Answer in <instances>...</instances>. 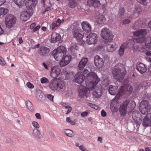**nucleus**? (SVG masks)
Listing matches in <instances>:
<instances>
[{
	"mask_svg": "<svg viewBox=\"0 0 151 151\" xmlns=\"http://www.w3.org/2000/svg\"><path fill=\"white\" fill-rule=\"evenodd\" d=\"M42 64L46 69H48L47 66L45 63H43Z\"/></svg>",
	"mask_w": 151,
	"mask_h": 151,
	"instance_id": "obj_62",
	"label": "nucleus"
},
{
	"mask_svg": "<svg viewBox=\"0 0 151 151\" xmlns=\"http://www.w3.org/2000/svg\"><path fill=\"white\" fill-rule=\"evenodd\" d=\"M123 65L121 63H118L113 68L112 73L114 77L117 81L121 82L124 78L126 74V71L124 68L121 69Z\"/></svg>",
	"mask_w": 151,
	"mask_h": 151,
	"instance_id": "obj_6",
	"label": "nucleus"
},
{
	"mask_svg": "<svg viewBox=\"0 0 151 151\" xmlns=\"http://www.w3.org/2000/svg\"><path fill=\"white\" fill-rule=\"evenodd\" d=\"M40 81L42 83H48L49 82V81L48 79L45 77L42 78L40 79Z\"/></svg>",
	"mask_w": 151,
	"mask_h": 151,
	"instance_id": "obj_41",
	"label": "nucleus"
},
{
	"mask_svg": "<svg viewBox=\"0 0 151 151\" xmlns=\"http://www.w3.org/2000/svg\"><path fill=\"white\" fill-rule=\"evenodd\" d=\"M101 36L106 42H110L113 38L114 36L111 31L108 28L105 27L103 28L101 32Z\"/></svg>",
	"mask_w": 151,
	"mask_h": 151,
	"instance_id": "obj_9",
	"label": "nucleus"
},
{
	"mask_svg": "<svg viewBox=\"0 0 151 151\" xmlns=\"http://www.w3.org/2000/svg\"><path fill=\"white\" fill-rule=\"evenodd\" d=\"M81 25L83 30L86 32H89L91 31V26L88 22L83 21L81 23Z\"/></svg>",
	"mask_w": 151,
	"mask_h": 151,
	"instance_id": "obj_19",
	"label": "nucleus"
},
{
	"mask_svg": "<svg viewBox=\"0 0 151 151\" xmlns=\"http://www.w3.org/2000/svg\"><path fill=\"white\" fill-rule=\"evenodd\" d=\"M132 19V18H130L122 20L121 22L123 24H126L130 23Z\"/></svg>",
	"mask_w": 151,
	"mask_h": 151,
	"instance_id": "obj_35",
	"label": "nucleus"
},
{
	"mask_svg": "<svg viewBox=\"0 0 151 151\" xmlns=\"http://www.w3.org/2000/svg\"><path fill=\"white\" fill-rule=\"evenodd\" d=\"M86 43L89 45L96 43L97 41V35L95 33H91L86 36Z\"/></svg>",
	"mask_w": 151,
	"mask_h": 151,
	"instance_id": "obj_12",
	"label": "nucleus"
},
{
	"mask_svg": "<svg viewBox=\"0 0 151 151\" xmlns=\"http://www.w3.org/2000/svg\"><path fill=\"white\" fill-rule=\"evenodd\" d=\"M137 69L140 73L142 74L145 72L147 70L146 67L142 63H140L137 65Z\"/></svg>",
	"mask_w": 151,
	"mask_h": 151,
	"instance_id": "obj_20",
	"label": "nucleus"
},
{
	"mask_svg": "<svg viewBox=\"0 0 151 151\" xmlns=\"http://www.w3.org/2000/svg\"><path fill=\"white\" fill-rule=\"evenodd\" d=\"M118 45L115 42L108 44L106 47V50L109 52H113L116 50Z\"/></svg>",
	"mask_w": 151,
	"mask_h": 151,
	"instance_id": "obj_17",
	"label": "nucleus"
},
{
	"mask_svg": "<svg viewBox=\"0 0 151 151\" xmlns=\"http://www.w3.org/2000/svg\"><path fill=\"white\" fill-rule=\"evenodd\" d=\"M59 64L61 67H64L68 65L62 58V60L60 62Z\"/></svg>",
	"mask_w": 151,
	"mask_h": 151,
	"instance_id": "obj_44",
	"label": "nucleus"
},
{
	"mask_svg": "<svg viewBox=\"0 0 151 151\" xmlns=\"http://www.w3.org/2000/svg\"><path fill=\"white\" fill-rule=\"evenodd\" d=\"M110 81L108 78L104 79L103 81V84L106 86L108 85Z\"/></svg>",
	"mask_w": 151,
	"mask_h": 151,
	"instance_id": "obj_47",
	"label": "nucleus"
},
{
	"mask_svg": "<svg viewBox=\"0 0 151 151\" xmlns=\"http://www.w3.org/2000/svg\"><path fill=\"white\" fill-rule=\"evenodd\" d=\"M52 55L55 60H58L66 54V50L63 46L58 47L52 52Z\"/></svg>",
	"mask_w": 151,
	"mask_h": 151,
	"instance_id": "obj_8",
	"label": "nucleus"
},
{
	"mask_svg": "<svg viewBox=\"0 0 151 151\" xmlns=\"http://www.w3.org/2000/svg\"><path fill=\"white\" fill-rule=\"evenodd\" d=\"M66 109H67L68 110L66 113V114H68L72 110V108L69 106H66L65 107Z\"/></svg>",
	"mask_w": 151,
	"mask_h": 151,
	"instance_id": "obj_48",
	"label": "nucleus"
},
{
	"mask_svg": "<svg viewBox=\"0 0 151 151\" xmlns=\"http://www.w3.org/2000/svg\"><path fill=\"white\" fill-rule=\"evenodd\" d=\"M117 89L118 87L117 86L110 85L109 86L108 91L111 95H115V94L117 95L119 91V90L118 91V90Z\"/></svg>",
	"mask_w": 151,
	"mask_h": 151,
	"instance_id": "obj_22",
	"label": "nucleus"
},
{
	"mask_svg": "<svg viewBox=\"0 0 151 151\" xmlns=\"http://www.w3.org/2000/svg\"><path fill=\"white\" fill-rule=\"evenodd\" d=\"M61 70L58 66H55L51 68L50 72L51 76L53 78H57L60 75Z\"/></svg>",
	"mask_w": 151,
	"mask_h": 151,
	"instance_id": "obj_14",
	"label": "nucleus"
},
{
	"mask_svg": "<svg viewBox=\"0 0 151 151\" xmlns=\"http://www.w3.org/2000/svg\"><path fill=\"white\" fill-rule=\"evenodd\" d=\"M26 0H14L15 4L19 7H20L22 4Z\"/></svg>",
	"mask_w": 151,
	"mask_h": 151,
	"instance_id": "obj_34",
	"label": "nucleus"
},
{
	"mask_svg": "<svg viewBox=\"0 0 151 151\" xmlns=\"http://www.w3.org/2000/svg\"><path fill=\"white\" fill-rule=\"evenodd\" d=\"M49 87L51 90L59 92L65 91L66 88L64 82L59 78L53 79L49 83Z\"/></svg>",
	"mask_w": 151,
	"mask_h": 151,
	"instance_id": "obj_5",
	"label": "nucleus"
},
{
	"mask_svg": "<svg viewBox=\"0 0 151 151\" xmlns=\"http://www.w3.org/2000/svg\"><path fill=\"white\" fill-rule=\"evenodd\" d=\"M102 93V90L101 88L96 87L93 92L92 95L94 97L99 98L101 96Z\"/></svg>",
	"mask_w": 151,
	"mask_h": 151,
	"instance_id": "obj_18",
	"label": "nucleus"
},
{
	"mask_svg": "<svg viewBox=\"0 0 151 151\" xmlns=\"http://www.w3.org/2000/svg\"><path fill=\"white\" fill-rule=\"evenodd\" d=\"M102 138L100 137H99L98 139V141H99L101 143L102 142Z\"/></svg>",
	"mask_w": 151,
	"mask_h": 151,
	"instance_id": "obj_63",
	"label": "nucleus"
},
{
	"mask_svg": "<svg viewBox=\"0 0 151 151\" xmlns=\"http://www.w3.org/2000/svg\"><path fill=\"white\" fill-rule=\"evenodd\" d=\"M77 4L76 0H68V6L70 8H73L75 7Z\"/></svg>",
	"mask_w": 151,
	"mask_h": 151,
	"instance_id": "obj_28",
	"label": "nucleus"
},
{
	"mask_svg": "<svg viewBox=\"0 0 151 151\" xmlns=\"http://www.w3.org/2000/svg\"><path fill=\"white\" fill-rule=\"evenodd\" d=\"M36 26V24L35 23H33L32 24L30 27V28L31 29H33V31L35 32L38 30V26Z\"/></svg>",
	"mask_w": 151,
	"mask_h": 151,
	"instance_id": "obj_37",
	"label": "nucleus"
},
{
	"mask_svg": "<svg viewBox=\"0 0 151 151\" xmlns=\"http://www.w3.org/2000/svg\"><path fill=\"white\" fill-rule=\"evenodd\" d=\"M6 62L3 58L1 57L0 58V65L1 66H4L6 64Z\"/></svg>",
	"mask_w": 151,
	"mask_h": 151,
	"instance_id": "obj_51",
	"label": "nucleus"
},
{
	"mask_svg": "<svg viewBox=\"0 0 151 151\" xmlns=\"http://www.w3.org/2000/svg\"><path fill=\"white\" fill-rule=\"evenodd\" d=\"M68 64L70 62L71 59V56L70 55H68L65 56L64 58L62 57V58Z\"/></svg>",
	"mask_w": 151,
	"mask_h": 151,
	"instance_id": "obj_33",
	"label": "nucleus"
},
{
	"mask_svg": "<svg viewBox=\"0 0 151 151\" xmlns=\"http://www.w3.org/2000/svg\"><path fill=\"white\" fill-rule=\"evenodd\" d=\"M50 51L49 49L45 47H42L40 48L38 53L40 55L42 56H45L47 55Z\"/></svg>",
	"mask_w": 151,
	"mask_h": 151,
	"instance_id": "obj_21",
	"label": "nucleus"
},
{
	"mask_svg": "<svg viewBox=\"0 0 151 151\" xmlns=\"http://www.w3.org/2000/svg\"><path fill=\"white\" fill-rule=\"evenodd\" d=\"M84 34V31L80 29H73L72 31L73 37L78 40H81L82 39Z\"/></svg>",
	"mask_w": 151,
	"mask_h": 151,
	"instance_id": "obj_11",
	"label": "nucleus"
},
{
	"mask_svg": "<svg viewBox=\"0 0 151 151\" xmlns=\"http://www.w3.org/2000/svg\"><path fill=\"white\" fill-rule=\"evenodd\" d=\"M55 27H58L57 26V24L55 22L52 23V29L55 28Z\"/></svg>",
	"mask_w": 151,
	"mask_h": 151,
	"instance_id": "obj_59",
	"label": "nucleus"
},
{
	"mask_svg": "<svg viewBox=\"0 0 151 151\" xmlns=\"http://www.w3.org/2000/svg\"><path fill=\"white\" fill-rule=\"evenodd\" d=\"M141 24V19H139L134 23L132 27L134 29H137L141 27H142Z\"/></svg>",
	"mask_w": 151,
	"mask_h": 151,
	"instance_id": "obj_27",
	"label": "nucleus"
},
{
	"mask_svg": "<svg viewBox=\"0 0 151 151\" xmlns=\"http://www.w3.org/2000/svg\"><path fill=\"white\" fill-rule=\"evenodd\" d=\"M124 13V8H122L120 9L119 14L120 15H123Z\"/></svg>",
	"mask_w": 151,
	"mask_h": 151,
	"instance_id": "obj_53",
	"label": "nucleus"
},
{
	"mask_svg": "<svg viewBox=\"0 0 151 151\" xmlns=\"http://www.w3.org/2000/svg\"><path fill=\"white\" fill-rule=\"evenodd\" d=\"M87 92V88L85 87H83L80 91L78 95L79 97L82 98L85 96L87 97L88 96Z\"/></svg>",
	"mask_w": 151,
	"mask_h": 151,
	"instance_id": "obj_25",
	"label": "nucleus"
},
{
	"mask_svg": "<svg viewBox=\"0 0 151 151\" xmlns=\"http://www.w3.org/2000/svg\"><path fill=\"white\" fill-rule=\"evenodd\" d=\"M46 29L47 28L45 27H41V29L44 31H45Z\"/></svg>",
	"mask_w": 151,
	"mask_h": 151,
	"instance_id": "obj_64",
	"label": "nucleus"
},
{
	"mask_svg": "<svg viewBox=\"0 0 151 151\" xmlns=\"http://www.w3.org/2000/svg\"><path fill=\"white\" fill-rule=\"evenodd\" d=\"M40 93V94L39 96V99L40 100H44L45 98V96L43 92H42L41 90H38V93Z\"/></svg>",
	"mask_w": 151,
	"mask_h": 151,
	"instance_id": "obj_39",
	"label": "nucleus"
},
{
	"mask_svg": "<svg viewBox=\"0 0 151 151\" xmlns=\"http://www.w3.org/2000/svg\"><path fill=\"white\" fill-rule=\"evenodd\" d=\"M87 3L88 5L95 8L99 7L101 5L99 0H88Z\"/></svg>",
	"mask_w": 151,
	"mask_h": 151,
	"instance_id": "obj_16",
	"label": "nucleus"
},
{
	"mask_svg": "<svg viewBox=\"0 0 151 151\" xmlns=\"http://www.w3.org/2000/svg\"><path fill=\"white\" fill-rule=\"evenodd\" d=\"M26 104L29 110L31 112H33L34 110L31 102L29 101H26Z\"/></svg>",
	"mask_w": 151,
	"mask_h": 151,
	"instance_id": "obj_32",
	"label": "nucleus"
},
{
	"mask_svg": "<svg viewBox=\"0 0 151 151\" xmlns=\"http://www.w3.org/2000/svg\"><path fill=\"white\" fill-rule=\"evenodd\" d=\"M4 30L0 25V35H1L4 34Z\"/></svg>",
	"mask_w": 151,
	"mask_h": 151,
	"instance_id": "obj_58",
	"label": "nucleus"
},
{
	"mask_svg": "<svg viewBox=\"0 0 151 151\" xmlns=\"http://www.w3.org/2000/svg\"><path fill=\"white\" fill-rule=\"evenodd\" d=\"M66 121L68 122H70V124L72 125H74L75 124L74 122L71 120L70 118L69 117H67L66 118Z\"/></svg>",
	"mask_w": 151,
	"mask_h": 151,
	"instance_id": "obj_49",
	"label": "nucleus"
},
{
	"mask_svg": "<svg viewBox=\"0 0 151 151\" xmlns=\"http://www.w3.org/2000/svg\"><path fill=\"white\" fill-rule=\"evenodd\" d=\"M79 148L81 151H84L86 150L87 149L85 148L83 145H81L79 147Z\"/></svg>",
	"mask_w": 151,
	"mask_h": 151,
	"instance_id": "obj_55",
	"label": "nucleus"
},
{
	"mask_svg": "<svg viewBox=\"0 0 151 151\" xmlns=\"http://www.w3.org/2000/svg\"><path fill=\"white\" fill-rule=\"evenodd\" d=\"M94 62L95 65L98 68H100L104 65V62L102 58L98 55L94 57Z\"/></svg>",
	"mask_w": 151,
	"mask_h": 151,
	"instance_id": "obj_15",
	"label": "nucleus"
},
{
	"mask_svg": "<svg viewBox=\"0 0 151 151\" xmlns=\"http://www.w3.org/2000/svg\"><path fill=\"white\" fill-rule=\"evenodd\" d=\"M146 47L148 48H151V37L147 38L145 42Z\"/></svg>",
	"mask_w": 151,
	"mask_h": 151,
	"instance_id": "obj_31",
	"label": "nucleus"
},
{
	"mask_svg": "<svg viewBox=\"0 0 151 151\" xmlns=\"http://www.w3.org/2000/svg\"><path fill=\"white\" fill-rule=\"evenodd\" d=\"M88 62V59L87 58H83L78 64V68L79 70H82Z\"/></svg>",
	"mask_w": 151,
	"mask_h": 151,
	"instance_id": "obj_24",
	"label": "nucleus"
},
{
	"mask_svg": "<svg viewBox=\"0 0 151 151\" xmlns=\"http://www.w3.org/2000/svg\"><path fill=\"white\" fill-rule=\"evenodd\" d=\"M106 22V19L105 17L102 15H100L99 16L97 20V23L100 25H103Z\"/></svg>",
	"mask_w": 151,
	"mask_h": 151,
	"instance_id": "obj_26",
	"label": "nucleus"
},
{
	"mask_svg": "<svg viewBox=\"0 0 151 151\" xmlns=\"http://www.w3.org/2000/svg\"><path fill=\"white\" fill-rule=\"evenodd\" d=\"M146 55L147 56V58L148 59V61L151 62V51H148L146 53Z\"/></svg>",
	"mask_w": 151,
	"mask_h": 151,
	"instance_id": "obj_46",
	"label": "nucleus"
},
{
	"mask_svg": "<svg viewBox=\"0 0 151 151\" xmlns=\"http://www.w3.org/2000/svg\"><path fill=\"white\" fill-rule=\"evenodd\" d=\"M5 21L6 27L8 28H10L16 23V19L14 15L8 14L5 17Z\"/></svg>",
	"mask_w": 151,
	"mask_h": 151,
	"instance_id": "obj_10",
	"label": "nucleus"
},
{
	"mask_svg": "<svg viewBox=\"0 0 151 151\" xmlns=\"http://www.w3.org/2000/svg\"><path fill=\"white\" fill-rule=\"evenodd\" d=\"M89 114V111L88 110L84 112H83L81 114V116L83 117L86 116L88 114Z\"/></svg>",
	"mask_w": 151,
	"mask_h": 151,
	"instance_id": "obj_50",
	"label": "nucleus"
},
{
	"mask_svg": "<svg viewBox=\"0 0 151 151\" xmlns=\"http://www.w3.org/2000/svg\"><path fill=\"white\" fill-rule=\"evenodd\" d=\"M142 9L139 5H135V8L133 10L134 14H137L139 15L141 13Z\"/></svg>",
	"mask_w": 151,
	"mask_h": 151,
	"instance_id": "obj_29",
	"label": "nucleus"
},
{
	"mask_svg": "<svg viewBox=\"0 0 151 151\" xmlns=\"http://www.w3.org/2000/svg\"><path fill=\"white\" fill-rule=\"evenodd\" d=\"M89 105L91 108H94L95 109H97V108L96 105L94 104L90 103Z\"/></svg>",
	"mask_w": 151,
	"mask_h": 151,
	"instance_id": "obj_57",
	"label": "nucleus"
},
{
	"mask_svg": "<svg viewBox=\"0 0 151 151\" xmlns=\"http://www.w3.org/2000/svg\"><path fill=\"white\" fill-rule=\"evenodd\" d=\"M26 86L28 88H33L34 87V86L33 84L29 82L27 83Z\"/></svg>",
	"mask_w": 151,
	"mask_h": 151,
	"instance_id": "obj_52",
	"label": "nucleus"
},
{
	"mask_svg": "<svg viewBox=\"0 0 151 151\" xmlns=\"http://www.w3.org/2000/svg\"><path fill=\"white\" fill-rule=\"evenodd\" d=\"M129 103L128 100L124 101L121 104L119 108V111L120 115L124 116L127 113V106Z\"/></svg>",
	"mask_w": 151,
	"mask_h": 151,
	"instance_id": "obj_13",
	"label": "nucleus"
},
{
	"mask_svg": "<svg viewBox=\"0 0 151 151\" xmlns=\"http://www.w3.org/2000/svg\"><path fill=\"white\" fill-rule=\"evenodd\" d=\"M9 12L8 9L4 7H0V16H4Z\"/></svg>",
	"mask_w": 151,
	"mask_h": 151,
	"instance_id": "obj_30",
	"label": "nucleus"
},
{
	"mask_svg": "<svg viewBox=\"0 0 151 151\" xmlns=\"http://www.w3.org/2000/svg\"><path fill=\"white\" fill-rule=\"evenodd\" d=\"M135 113L134 112H133L132 113V117L133 119V120H134L135 121V120H137V119H136V118H135L134 117V115Z\"/></svg>",
	"mask_w": 151,
	"mask_h": 151,
	"instance_id": "obj_61",
	"label": "nucleus"
},
{
	"mask_svg": "<svg viewBox=\"0 0 151 151\" xmlns=\"http://www.w3.org/2000/svg\"><path fill=\"white\" fill-rule=\"evenodd\" d=\"M32 129L38 128V123L35 121H33L32 122Z\"/></svg>",
	"mask_w": 151,
	"mask_h": 151,
	"instance_id": "obj_42",
	"label": "nucleus"
},
{
	"mask_svg": "<svg viewBox=\"0 0 151 151\" xmlns=\"http://www.w3.org/2000/svg\"><path fill=\"white\" fill-rule=\"evenodd\" d=\"M66 135L70 137H72L73 135V131L70 129H67L65 131Z\"/></svg>",
	"mask_w": 151,
	"mask_h": 151,
	"instance_id": "obj_36",
	"label": "nucleus"
},
{
	"mask_svg": "<svg viewBox=\"0 0 151 151\" xmlns=\"http://www.w3.org/2000/svg\"><path fill=\"white\" fill-rule=\"evenodd\" d=\"M77 46L75 44L73 43L71 45V46L70 48V49L72 52L74 51L75 50H77Z\"/></svg>",
	"mask_w": 151,
	"mask_h": 151,
	"instance_id": "obj_38",
	"label": "nucleus"
},
{
	"mask_svg": "<svg viewBox=\"0 0 151 151\" xmlns=\"http://www.w3.org/2000/svg\"><path fill=\"white\" fill-rule=\"evenodd\" d=\"M54 96L52 95L49 94L47 95V98L50 101H53Z\"/></svg>",
	"mask_w": 151,
	"mask_h": 151,
	"instance_id": "obj_54",
	"label": "nucleus"
},
{
	"mask_svg": "<svg viewBox=\"0 0 151 151\" xmlns=\"http://www.w3.org/2000/svg\"><path fill=\"white\" fill-rule=\"evenodd\" d=\"M147 30L142 29L133 32L134 38L133 40H129L127 42L122 43L118 51V54L120 56H122L124 54V50L129 46L130 47H135V42L138 43H142L145 40V36L147 34Z\"/></svg>",
	"mask_w": 151,
	"mask_h": 151,
	"instance_id": "obj_2",
	"label": "nucleus"
},
{
	"mask_svg": "<svg viewBox=\"0 0 151 151\" xmlns=\"http://www.w3.org/2000/svg\"><path fill=\"white\" fill-rule=\"evenodd\" d=\"M88 71L86 69H82L75 75L74 78L75 81L77 83L81 84L86 79V81H90L88 85L89 90H92L100 81L96 74L94 72L88 73Z\"/></svg>",
	"mask_w": 151,
	"mask_h": 151,
	"instance_id": "obj_1",
	"label": "nucleus"
},
{
	"mask_svg": "<svg viewBox=\"0 0 151 151\" xmlns=\"http://www.w3.org/2000/svg\"><path fill=\"white\" fill-rule=\"evenodd\" d=\"M132 86L130 85H127L122 86L120 89L119 91L114 98V101H116L119 100L121 96L125 94L130 95L133 91Z\"/></svg>",
	"mask_w": 151,
	"mask_h": 151,
	"instance_id": "obj_7",
	"label": "nucleus"
},
{
	"mask_svg": "<svg viewBox=\"0 0 151 151\" xmlns=\"http://www.w3.org/2000/svg\"><path fill=\"white\" fill-rule=\"evenodd\" d=\"M151 109V105L147 100L142 101L139 104V109L142 114L141 115L142 118L144 117L143 115H145L143 120L142 125L144 127H147L149 125L151 126V113H147ZM141 121V119H140Z\"/></svg>",
	"mask_w": 151,
	"mask_h": 151,
	"instance_id": "obj_3",
	"label": "nucleus"
},
{
	"mask_svg": "<svg viewBox=\"0 0 151 151\" xmlns=\"http://www.w3.org/2000/svg\"><path fill=\"white\" fill-rule=\"evenodd\" d=\"M37 0H28L25 5L27 9L22 11L20 16V19L22 21L26 22L32 16L33 12V9L37 4Z\"/></svg>",
	"mask_w": 151,
	"mask_h": 151,
	"instance_id": "obj_4",
	"label": "nucleus"
},
{
	"mask_svg": "<svg viewBox=\"0 0 151 151\" xmlns=\"http://www.w3.org/2000/svg\"><path fill=\"white\" fill-rule=\"evenodd\" d=\"M64 19H62L61 20L59 18L57 19L56 21L57 26L59 27L62 23H63L64 22Z\"/></svg>",
	"mask_w": 151,
	"mask_h": 151,
	"instance_id": "obj_40",
	"label": "nucleus"
},
{
	"mask_svg": "<svg viewBox=\"0 0 151 151\" xmlns=\"http://www.w3.org/2000/svg\"><path fill=\"white\" fill-rule=\"evenodd\" d=\"M33 130V134L34 136L36 137H38V128L32 129Z\"/></svg>",
	"mask_w": 151,
	"mask_h": 151,
	"instance_id": "obj_45",
	"label": "nucleus"
},
{
	"mask_svg": "<svg viewBox=\"0 0 151 151\" xmlns=\"http://www.w3.org/2000/svg\"><path fill=\"white\" fill-rule=\"evenodd\" d=\"M101 115L104 117L105 116H106V113L105 111L104 110H102L101 112Z\"/></svg>",
	"mask_w": 151,
	"mask_h": 151,
	"instance_id": "obj_56",
	"label": "nucleus"
},
{
	"mask_svg": "<svg viewBox=\"0 0 151 151\" xmlns=\"http://www.w3.org/2000/svg\"><path fill=\"white\" fill-rule=\"evenodd\" d=\"M60 38V36L59 34L56 32H53L51 35V42L52 43H55L59 40Z\"/></svg>",
	"mask_w": 151,
	"mask_h": 151,
	"instance_id": "obj_23",
	"label": "nucleus"
},
{
	"mask_svg": "<svg viewBox=\"0 0 151 151\" xmlns=\"http://www.w3.org/2000/svg\"><path fill=\"white\" fill-rule=\"evenodd\" d=\"M6 1V0H0V6L4 4Z\"/></svg>",
	"mask_w": 151,
	"mask_h": 151,
	"instance_id": "obj_60",
	"label": "nucleus"
},
{
	"mask_svg": "<svg viewBox=\"0 0 151 151\" xmlns=\"http://www.w3.org/2000/svg\"><path fill=\"white\" fill-rule=\"evenodd\" d=\"M137 1L144 5H146L147 4V0H137Z\"/></svg>",
	"mask_w": 151,
	"mask_h": 151,
	"instance_id": "obj_43",
	"label": "nucleus"
}]
</instances>
